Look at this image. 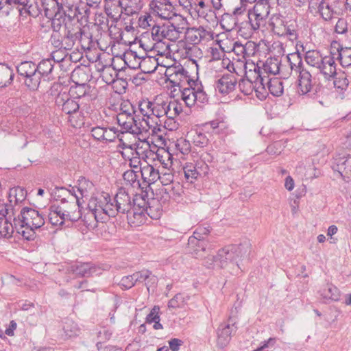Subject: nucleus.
<instances>
[{
  "mask_svg": "<svg viewBox=\"0 0 351 351\" xmlns=\"http://www.w3.org/2000/svg\"><path fill=\"white\" fill-rule=\"evenodd\" d=\"M45 223V215L28 207L23 208L18 217H14L16 232L28 241L34 238V230L41 228Z\"/></svg>",
  "mask_w": 351,
  "mask_h": 351,
  "instance_id": "f257e3e1",
  "label": "nucleus"
},
{
  "mask_svg": "<svg viewBox=\"0 0 351 351\" xmlns=\"http://www.w3.org/2000/svg\"><path fill=\"white\" fill-rule=\"evenodd\" d=\"M133 206L130 196L124 189H119L113 198L110 196L105 197L104 201L101 202L99 208L102 212L110 217H114L118 215H125Z\"/></svg>",
  "mask_w": 351,
  "mask_h": 351,
  "instance_id": "f03ea898",
  "label": "nucleus"
},
{
  "mask_svg": "<svg viewBox=\"0 0 351 351\" xmlns=\"http://www.w3.org/2000/svg\"><path fill=\"white\" fill-rule=\"evenodd\" d=\"M251 248L249 241H244L240 245H230L225 246L218 251L217 254V265L221 268L227 267L229 264L239 266V261L247 256Z\"/></svg>",
  "mask_w": 351,
  "mask_h": 351,
  "instance_id": "7ed1b4c3",
  "label": "nucleus"
},
{
  "mask_svg": "<svg viewBox=\"0 0 351 351\" xmlns=\"http://www.w3.org/2000/svg\"><path fill=\"white\" fill-rule=\"evenodd\" d=\"M291 71H294L298 75V92L300 95H308L313 97L317 92V88H314L312 84V75L304 67L302 60L298 54H292L291 58L287 57Z\"/></svg>",
  "mask_w": 351,
  "mask_h": 351,
  "instance_id": "20e7f679",
  "label": "nucleus"
},
{
  "mask_svg": "<svg viewBox=\"0 0 351 351\" xmlns=\"http://www.w3.org/2000/svg\"><path fill=\"white\" fill-rule=\"evenodd\" d=\"M136 199H133V206L125 214L128 223L130 226L138 227L144 224L147 219V216L154 219L160 217L162 213L160 209L156 213H153L151 207L145 208L139 204L136 205Z\"/></svg>",
  "mask_w": 351,
  "mask_h": 351,
  "instance_id": "39448f33",
  "label": "nucleus"
},
{
  "mask_svg": "<svg viewBox=\"0 0 351 351\" xmlns=\"http://www.w3.org/2000/svg\"><path fill=\"white\" fill-rule=\"evenodd\" d=\"M182 29L170 23H156L151 29V34L152 39L156 42L165 39L175 42L180 38Z\"/></svg>",
  "mask_w": 351,
  "mask_h": 351,
  "instance_id": "423d86ee",
  "label": "nucleus"
},
{
  "mask_svg": "<svg viewBox=\"0 0 351 351\" xmlns=\"http://www.w3.org/2000/svg\"><path fill=\"white\" fill-rule=\"evenodd\" d=\"M48 219L51 225L54 226H62L65 220L77 221L81 217L80 210L78 213L71 215L69 211L63 210L60 206L52 205L49 208Z\"/></svg>",
  "mask_w": 351,
  "mask_h": 351,
  "instance_id": "0eeeda50",
  "label": "nucleus"
},
{
  "mask_svg": "<svg viewBox=\"0 0 351 351\" xmlns=\"http://www.w3.org/2000/svg\"><path fill=\"white\" fill-rule=\"evenodd\" d=\"M211 246L206 239L189 237L186 248L187 253L195 258H202L208 252H211Z\"/></svg>",
  "mask_w": 351,
  "mask_h": 351,
  "instance_id": "6e6552de",
  "label": "nucleus"
},
{
  "mask_svg": "<svg viewBox=\"0 0 351 351\" xmlns=\"http://www.w3.org/2000/svg\"><path fill=\"white\" fill-rule=\"evenodd\" d=\"M150 7L153 12L162 19L170 20L177 16L173 6L168 0H154Z\"/></svg>",
  "mask_w": 351,
  "mask_h": 351,
  "instance_id": "1a4fd4ad",
  "label": "nucleus"
},
{
  "mask_svg": "<svg viewBox=\"0 0 351 351\" xmlns=\"http://www.w3.org/2000/svg\"><path fill=\"white\" fill-rule=\"evenodd\" d=\"M55 102L56 106L67 114L75 113L80 108L78 101L71 98L70 94L66 92L60 93L56 97Z\"/></svg>",
  "mask_w": 351,
  "mask_h": 351,
  "instance_id": "9d476101",
  "label": "nucleus"
},
{
  "mask_svg": "<svg viewBox=\"0 0 351 351\" xmlns=\"http://www.w3.org/2000/svg\"><path fill=\"white\" fill-rule=\"evenodd\" d=\"M183 170L187 182L193 183L199 176H206L208 173V166L202 161L195 164L186 163Z\"/></svg>",
  "mask_w": 351,
  "mask_h": 351,
  "instance_id": "9b49d317",
  "label": "nucleus"
},
{
  "mask_svg": "<svg viewBox=\"0 0 351 351\" xmlns=\"http://www.w3.org/2000/svg\"><path fill=\"white\" fill-rule=\"evenodd\" d=\"M331 51L335 52V59L343 68L351 67V47H343L337 41L331 43Z\"/></svg>",
  "mask_w": 351,
  "mask_h": 351,
  "instance_id": "f8f14e48",
  "label": "nucleus"
},
{
  "mask_svg": "<svg viewBox=\"0 0 351 351\" xmlns=\"http://www.w3.org/2000/svg\"><path fill=\"white\" fill-rule=\"evenodd\" d=\"M71 271L78 277L89 278L101 274V269L92 263H77L71 267Z\"/></svg>",
  "mask_w": 351,
  "mask_h": 351,
  "instance_id": "ddd939ff",
  "label": "nucleus"
},
{
  "mask_svg": "<svg viewBox=\"0 0 351 351\" xmlns=\"http://www.w3.org/2000/svg\"><path fill=\"white\" fill-rule=\"evenodd\" d=\"M335 55V52L330 50V55L324 56L320 66L317 68L326 81H330L338 71L336 69Z\"/></svg>",
  "mask_w": 351,
  "mask_h": 351,
  "instance_id": "4468645a",
  "label": "nucleus"
},
{
  "mask_svg": "<svg viewBox=\"0 0 351 351\" xmlns=\"http://www.w3.org/2000/svg\"><path fill=\"white\" fill-rule=\"evenodd\" d=\"M169 80L172 86H178L180 90L184 88L183 84L186 82L190 86H196V82L191 80L189 72L183 67L178 68L172 74L169 75Z\"/></svg>",
  "mask_w": 351,
  "mask_h": 351,
  "instance_id": "2eb2a0df",
  "label": "nucleus"
},
{
  "mask_svg": "<svg viewBox=\"0 0 351 351\" xmlns=\"http://www.w3.org/2000/svg\"><path fill=\"white\" fill-rule=\"evenodd\" d=\"M144 117L140 114L135 113L127 121H125L121 127L123 132H129L131 134H141L145 131V126L143 124Z\"/></svg>",
  "mask_w": 351,
  "mask_h": 351,
  "instance_id": "dca6fc26",
  "label": "nucleus"
},
{
  "mask_svg": "<svg viewBox=\"0 0 351 351\" xmlns=\"http://www.w3.org/2000/svg\"><path fill=\"white\" fill-rule=\"evenodd\" d=\"M237 83L236 77L232 73L223 74L215 83V89L222 95L233 91Z\"/></svg>",
  "mask_w": 351,
  "mask_h": 351,
  "instance_id": "f3484780",
  "label": "nucleus"
},
{
  "mask_svg": "<svg viewBox=\"0 0 351 351\" xmlns=\"http://www.w3.org/2000/svg\"><path fill=\"white\" fill-rule=\"evenodd\" d=\"M334 88L339 94V97L343 99L345 98L346 92L349 88L350 81L348 75L345 71L339 70L332 77Z\"/></svg>",
  "mask_w": 351,
  "mask_h": 351,
  "instance_id": "a211bd4d",
  "label": "nucleus"
},
{
  "mask_svg": "<svg viewBox=\"0 0 351 351\" xmlns=\"http://www.w3.org/2000/svg\"><path fill=\"white\" fill-rule=\"evenodd\" d=\"M45 16L48 19L62 16V6L60 0H39Z\"/></svg>",
  "mask_w": 351,
  "mask_h": 351,
  "instance_id": "6ab92c4d",
  "label": "nucleus"
},
{
  "mask_svg": "<svg viewBox=\"0 0 351 351\" xmlns=\"http://www.w3.org/2000/svg\"><path fill=\"white\" fill-rule=\"evenodd\" d=\"M83 19L86 22V19L84 15H77L75 17H66L64 16L62 23H64L62 31L80 34L83 26L80 21Z\"/></svg>",
  "mask_w": 351,
  "mask_h": 351,
  "instance_id": "aec40b11",
  "label": "nucleus"
},
{
  "mask_svg": "<svg viewBox=\"0 0 351 351\" xmlns=\"http://www.w3.org/2000/svg\"><path fill=\"white\" fill-rule=\"evenodd\" d=\"M57 63L53 59H45L37 64V71L44 80L51 81L56 79L53 75L54 66Z\"/></svg>",
  "mask_w": 351,
  "mask_h": 351,
  "instance_id": "412c9836",
  "label": "nucleus"
},
{
  "mask_svg": "<svg viewBox=\"0 0 351 351\" xmlns=\"http://www.w3.org/2000/svg\"><path fill=\"white\" fill-rule=\"evenodd\" d=\"M62 12L66 17H75L82 15L80 6L81 0H60Z\"/></svg>",
  "mask_w": 351,
  "mask_h": 351,
  "instance_id": "4be33fe9",
  "label": "nucleus"
},
{
  "mask_svg": "<svg viewBox=\"0 0 351 351\" xmlns=\"http://www.w3.org/2000/svg\"><path fill=\"white\" fill-rule=\"evenodd\" d=\"M118 4L121 8V14L128 16L137 14L143 6L141 0H119Z\"/></svg>",
  "mask_w": 351,
  "mask_h": 351,
  "instance_id": "5701e85b",
  "label": "nucleus"
},
{
  "mask_svg": "<svg viewBox=\"0 0 351 351\" xmlns=\"http://www.w3.org/2000/svg\"><path fill=\"white\" fill-rule=\"evenodd\" d=\"M135 113H136V110L132 104L129 101H123L121 104L120 112L117 116L118 124L121 126Z\"/></svg>",
  "mask_w": 351,
  "mask_h": 351,
  "instance_id": "b1692460",
  "label": "nucleus"
},
{
  "mask_svg": "<svg viewBox=\"0 0 351 351\" xmlns=\"http://www.w3.org/2000/svg\"><path fill=\"white\" fill-rule=\"evenodd\" d=\"M78 36V43L83 49L90 50L95 47L97 40L93 38V36L92 33L90 32L88 27L86 25L83 26V28H82V31Z\"/></svg>",
  "mask_w": 351,
  "mask_h": 351,
  "instance_id": "393cba45",
  "label": "nucleus"
},
{
  "mask_svg": "<svg viewBox=\"0 0 351 351\" xmlns=\"http://www.w3.org/2000/svg\"><path fill=\"white\" fill-rule=\"evenodd\" d=\"M318 12L321 17L326 21L332 20L336 17V14L333 12L332 7L329 0H316Z\"/></svg>",
  "mask_w": 351,
  "mask_h": 351,
  "instance_id": "a878e982",
  "label": "nucleus"
},
{
  "mask_svg": "<svg viewBox=\"0 0 351 351\" xmlns=\"http://www.w3.org/2000/svg\"><path fill=\"white\" fill-rule=\"evenodd\" d=\"M42 7L39 0H29L25 8L19 9L20 16L24 14L36 17L42 14Z\"/></svg>",
  "mask_w": 351,
  "mask_h": 351,
  "instance_id": "bb28decb",
  "label": "nucleus"
},
{
  "mask_svg": "<svg viewBox=\"0 0 351 351\" xmlns=\"http://www.w3.org/2000/svg\"><path fill=\"white\" fill-rule=\"evenodd\" d=\"M141 173L143 181L147 184L154 183L160 178V171L151 165H146L140 167Z\"/></svg>",
  "mask_w": 351,
  "mask_h": 351,
  "instance_id": "cd10ccee",
  "label": "nucleus"
},
{
  "mask_svg": "<svg viewBox=\"0 0 351 351\" xmlns=\"http://www.w3.org/2000/svg\"><path fill=\"white\" fill-rule=\"evenodd\" d=\"M332 169L337 171L341 177L343 176V173L348 174L351 172V157L348 155L335 158Z\"/></svg>",
  "mask_w": 351,
  "mask_h": 351,
  "instance_id": "c85d7f7f",
  "label": "nucleus"
},
{
  "mask_svg": "<svg viewBox=\"0 0 351 351\" xmlns=\"http://www.w3.org/2000/svg\"><path fill=\"white\" fill-rule=\"evenodd\" d=\"M14 223H11L7 217H0V238H11L13 236L16 228Z\"/></svg>",
  "mask_w": 351,
  "mask_h": 351,
  "instance_id": "c756f323",
  "label": "nucleus"
},
{
  "mask_svg": "<svg viewBox=\"0 0 351 351\" xmlns=\"http://www.w3.org/2000/svg\"><path fill=\"white\" fill-rule=\"evenodd\" d=\"M135 58L141 59L139 63V67L142 69L144 73H152L154 72L158 64L157 59L153 56L139 57L135 53Z\"/></svg>",
  "mask_w": 351,
  "mask_h": 351,
  "instance_id": "7c9ffc66",
  "label": "nucleus"
},
{
  "mask_svg": "<svg viewBox=\"0 0 351 351\" xmlns=\"http://www.w3.org/2000/svg\"><path fill=\"white\" fill-rule=\"evenodd\" d=\"M321 297L324 300L332 301H339L340 300V291L332 284H327L326 287L319 291Z\"/></svg>",
  "mask_w": 351,
  "mask_h": 351,
  "instance_id": "2f4dec72",
  "label": "nucleus"
},
{
  "mask_svg": "<svg viewBox=\"0 0 351 351\" xmlns=\"http://www.w3.org/2000/svg\"><path fill=\"white\" fill-rule=\"evenodd\" d=\"M182 110V104L179 103L178 101H167L166 117L168 119L169 121L171 122Z\"/></svg>",
  "mask_w": 351,
  "mask_h": 351,
  "instance_id": "473e14b6",
  "label": "nucleus"
},
{
  "mask_svg": "<svg viewBox=\"0 0 351 351\" xmlns=\"http://www.w3.org/2000/svg\"><path fill=\"white\" fill-rule=\"evenodd\" d=\"M180 91L181 100L184 102L186 106L188 108L194 106L196 99L194 93V86L190 85V86L182 88Z\"/></svg>",
  "mask_w": 351,
  "mask_h": 351,
  "instance_id": "72a5a7b5",
  "label": "nucleus"
},
{
  "mask_svg": "<svg viewBox=\"0 0 351 351\" xmlns=\"http://www.w3.org/2000/svg\"><path fill=\"white\" fill-rule=\"evenodd\" d=\"M14 78L12 70L8 65L0 63V87H6Z\"/></svg>",
  "mask_w": 351,
  "mask_h": 351,
  "instance_id": "f704fd0d",
  "label": "nucleus"
},
{
  "mask_svg": "<svg viewBox=\"0 0 351 351\" xmlns=\"http://www.w3.org/2000/svg\"><path fill=\"white\" fill-rule=\"evenodd\" d=\"M266 84L269 92L275 97H280L283 93V85L278 78L268 79L266 77Z\"/></svg>",
  "mask_w": 351,
  "mask_h": 351,
  "instance_id": "c9c22d12",
  "label": "nucleus"
},
{
  "mask_svg": "<svg viewBox=\"0 0 351 351\" xmlns=\"http://www.w3.org/2000/svg\"><path fill=\"white\" fill-rule=\"evenodd\" d=\"M266 85V77H262L258 75L254 84V90L256 93V96L260 100L265 99L268 94L265 88Z\"/></svg>",
  "mask_w": 351,
  "mask_h": 351,
  "instance_id": "e433bc0d",
  "label": "nucleus"
},
{
  "mask_svg": "<svg viewBox=\"0 0 351 351\" xmlns=\"http://www.w3.org/2000/svg\"><path fill=\"white\" fill-rule=\"evenodd\" d=\"M37 64L34 62L32 61H24L16 66V70L19 75L25 77L37 71Z\"/></svg>",
  "mask_w": 351,
  "mask_h": 351,
  "instance_id": "4c0bfd02",
  "label": "nucleus"
},
{
  "mask_svg": "<svg viewBox=\"0 0 351 351\" xmlns=\"http://www.w3.org/2000/svg\"><path fill=\"white\" fill-rule=\"evenodd\" d=\"M108 23V18L105 14L101 13L95 15L94 27L97 28V30L100 33V34L106 31H109L111 34L112 25L109 27Z\"/></svg>",
  "mask_w": 351,
  "mask_h": 351,
  "instance_id": "58836bf2",
  "label": "nucleus"
},
{
  "mask_svg": "<svg viewBox=\"0 0 351 351\" xmlns=\"http://www.w3.org/2000/svg\"><path fill=\"white\" fill-rule=\"evenodd\" d=\"M123 178L126 185H130L133 188L141 189V184L138 180V175L137 171L133 169H129L123 174Z\"/></svg>",
  "mask_w": 351,
  "mask_h": 351,
  "instance_id": "ea45409f",
  "label": "nucleus"
},
{
  "mask_svg": "<svg viewBox=\"0 0 351 351\" xmlns=\"http://www.w3.org/2000/svg\"><path fill=\"white\" fill-rule=\"evenodd\" d=\"M324 58V56H322L319 51L316 50L308 51L305 54V60L306 63L315 68L320 66V63Z\"/></svg>",
  "mask_w": 351,
  "mask_h": 351,
  "instance_id": "a19ab883",
  "label": "nucleus"
},
{
  "mask_svg": "<svg viewBox=\"0 0 351 351\" xmlns=\"http://www.w3.org/2000/svg\"><path fill=\"white\" fill-rule=\"evenodd\" d=\"M189 137L194 145L199 147L206 146L208 142V139L206 134L197 130L192 131Z\"/></svg>",
  "mask_w": 351,
  "mask_h": 351,
  "instance_id": "79ce46f5",
  "label": "nucleus"
},
{
  "mask_svg": "<svg viewBox=\"0 0 351 351\" xmlns=\"http://www.w3.org/2000/svg\"><path fill=\"white\" fill-rule=\"evenodd\" d=\"M41 78L42 76L40 74L38 71H36L34 73L25 77L24 83L30 90L34 91L38 88Z\"/></svg>",
  "mask_w": 351,
  "mask_h": 351,
  "instance_id": "37998d69",
  "label": "nucleus"
},
{
  "mask_svg": "<svg viewBox=\"0 0 351 351\" xmlns=\"http://www.w3.org/2000/svg\"><path fill=\"white\" fill-rule=\"evenodd\" d=\"M160 308L155 306L150 311V313L146 317L145 324H154V329H162V326L160 323L159 317Z\"/></svg>",
  "mask_w": 351,
  "mask_h": 351,
  "instance_id": "c03bdc74",
  "label": "nucleus"
},
{
  "mask_svg": "<svg viewBox=\"0 0 351 351\" xmlns=\"http://www.w3.org/2000/svg\"><path fill=\"white\" fill-rule=\"evenodd\" d=\"M56 190L58 192H63L67 193V197L60 198V201L62 204L64 203H70L74 204V206L76 205L80 208L81 206L80 202V197L78 195H72V194L69 193V191L64 187H57Z\"/></svg>",
  "mask_w": 351,
  "mask_h": 351,
  "instance_id": "a18cd8bd",
  "label": "nucleus"
},
{
  "mask_svg": "<svg viewBox=\"0 0 351 351\" xmlns=\"http://www.w3.org/2000/svg\"><path fill=\"white\" fill-rule=\"evenodd\" d=\"M281 62L278 58H269L264 64L265 72L276 75L280 73Z\"/></svg>",
  "mask_w": 351,
  "mask_h": 351,
  "instance_id": "49530a36",
  "label": "nucleus"
},
{
  "mask_svg": "<svg viewBox=\"0 0 351 351\" xmlns=\"http://www.w3.org/2000/svg\"><path fill=\"white\" fill-rule=\"evenodd\" d=\"M202 36L198 29L190 28L187 29L185 32L186 40L193 45L198 44L201 42Z\"/></svg>",
  "mask_w": 351,
  "mask_h": 351,
  "instance_id": "de8ad7c7",
  "label": "nucleus"
},
{
  "mask_svg": "<svg viewBox=\"0 0 351 351\" xmlns=\"http://www.w3.org/2000/svg\"><path fill=\"white\" fill-rule=\"evenodd\" d=\"M255 4L250 11L258 14L262 17L267 18L270 12L269 3L254 2Z\"/></svg>",
  "mask_w": 351,
  "mask_h": 351,
  "instance_id": "09e8293b",
  "label": "nucleus"
},
{
  "mask_svg": "<svg viewBox=\"0 0 351 351\" xmlns=\"http://www.w3.org/2000/svg\"><path fill=\"white\" fill-rule=\"evenodd\" d=\"M231 339L229 330H217V346L219 348H223L228 346Z\"/></svg>",
  "mask_w": 351,
  "mask_h": 351,
  "instance_id": "8fccbe9b",
  "label": "nucleus"
},
{
  "mask_svg": "<svg viewBox=\"0 0 351 351\" xmlns=\"http://www.w3.org/2000/svg\"><path fill=\"white\" fill-rule=\"evenodd\" d=\"M50 40L51 44L55 48L65 49L63 31L62 32H58V31L53 32Z\"/></svg>",
  "mask_w": 351,
  "mask_h": 351,
  "instance_id": "3c124183",
  "label": "nucleus"
},
{
  "mask_svg": "<svg viewBox=\"0 0 351 351\" xmlns=\"http://www.w3.org/2000/svg\"><path fill=\"white\" fill-rule=\"evenodd\" d=\"M26 195V191L19 186L11 189L9 193V197H13L16 203L22 202L25 199Z\"/></svg>",
  "mask_w": 351,
  "mask_h": 351,
  "instance_id": "603ef678",
  "label": "nucleus"
},
{
  "mask_svg": "<svg viewBox=\"0 0 351 351\" xmlns=\"http://www.w3.org/2000/svg\"><path fill=\"white\" fill-rule=\"evenodd\" d=\"M166 104L167 101H164L161 103H152V116L157 119L166 116Z\"/></svg>",
  "mask_w": 351,
  "mask_h": 351,
  "instance_id": "864d4df0",
  "label": "nucleus"
},
{
  "mask_svg": "<svg viewBox=\"0 0 351 351\" xmlns=\"http://www.w3.org/2000/svg\"><path fill=\"white\" fill-rule=\"evenodd\" d=\"M12 0H0V15L8 16L16 7L14 5Z\"/></svg>",
  "mask_w": 351,
  "mask_h": 351,
  "instance_id": "5fc2aeb1",
  "label": "nucleus"
},
{
  "mask_svg": "<svg viewBox=\"0 0 351 351\" xmlns=\"http://www.w3.org/2000/svg\"><path fill=\"white\" fill-rule=\"evenodd\" d=\"M79 34L64 32V46L66 50H71L78 43Z\"/></svg>",
  "mask_w": 351,
  "mask_h": 351,
  "instance_id": "6e6d98bb",
  "label": "nucleus"
},
{
  "mask_svg": "<svg viewBox=\"0 0 351 351\" xmlns=\"http://www.w3.org/2000/svg\"><path fill=\"white\" fill-rule=\"evenodd\" d=\"M194 93L195 99V104H204L208 103V97L206 93L203 90L202 86L194 87Z\"/></svg>",
  "mask_w": 351,
  "mask_h": 351,
  "instance_id": "4d7b16f0",
  "label": "nucleus"
},
{
  "mask_svg": "<svg viewBox=\"0 0 351 351\" xmlns=\"http://www.w3.org/2000/svg\"><path fill=\"white\" fill-rule=\"evenodd\" d=\"M239 88L245 95H250L254 91V84L249 80H241L239 82Z\"/></svg>",
  "mask_w": 351,
  "mask_h": 351,
  "instance_id": "13d9d810",
  "label": "nucleus"
},
{
  "mask_svg": "<svg viewBox=\"0 0 351 351\" xmlns=\"http://www.w3.org/2000/svg\"><path fill=\"white\" fill-rule=\"evenodd\" d=\"M139 113L143 117H149L152 116V102L143 101L138 105Z\"/></svg>",
  "mask_w": 351,
  "mask_h": 351,
  "instance_id": "bf43d9fd",
  "label": "nucleus"
},
{
  "mask_svg": "<svg viewBox=\"0 0 351 351\" xmlns=\"http://www.w3.org/2000/svg\"><path fill=\"white\" fill-rule=\"evenodd\" d=\"M184 298L180 293L176 294L168 302V307L169 308H180L184 305Z\"/></svg>",
  "mask_w": 351,
  "mask_h": 351,
  "instance_id": "052dcab7",
  "label": "nucleus"
},
{
  "mask_svg": "<svg viewBox=\"0 0 351 351\" xmlns=\"http://www.w3.org/2000/svg\"><path fill=\"white\" fill-rule=\"evenodd\" d=\"M156 23L150 14L141 16L138 19V25L140 27L146 28L147 27H153Z\"/></svg>",
  "mask_w": 351,
  "mask_h": 351,
  "instance_id": "680f3d73",
  "label": "nucleus"
},
{
  "mask_svg": "<svg viewBox=\"0 0 351 351\" xmlns=\"http://www.w3.org/2000/svg\"><path fill=\"white\" fill-rule=\"evenodd\" d=\"M117 130L115 128H105L104 133V136L103 137L102 142H112L114 141L117 136Z\"/></svg>",
  "mask_w": 351,
  "mask_h": 351,
  "instance_id": "e2e57ef3",
  "label": "nucleus"
},
{
  "mask_svg": "<svg viewBox=\"0 0 351 351\" xmlns=\"http://www.w3.org/2000/svg\"><path fill=\"white\" fill-rule=\"evenodd\" d=\"M156 158L160 161L161 165L165 169H167L169 171V167H171L172 164L171 161V156L169 152H165V156L160 155L159 154H156Z\"/></svg>",
  "mask_w": 351,
  "mask_h": 351,
  "instance_id": "0e129e2a",
  "label": "nucleus"
},
{
  "mask_svg": "<svg viewBox=\"0 0 351 351\" xmlns=\"http://www.w3.org/2000/svg\"><path fill=\"white\" fill-rule=\"evenodd\" d=\"M330 4L337 16L343 14L345 11L344 0H334L330 1Z\"/></svg>",
  "mask_w": 351,
  "mask_h": 351,
  "instance_id": "69168bd1",
  "label": "nucleus"
},
{
  "mask_svg": "<svg viewBox=\"0 0 351 351\" xmlns=\"http://www.w3.org/2000/svg\"><path fill=\"white\" fill-rule=\"evenodd\" d=\"M136 284L134 278H133V274L123 276L120 281V286L122 289H129L134 287Z\"/></svg>",
  "mask_w": 351,
  "mask_h": 351,
  "instance_id": "338daca9",
  "label": "nucleus"
},
{
  "mask_svg": "<svg viewBox=\"0 0 351 351\" xmlns=\"http://www.w3.org/2000/svg\"><path fill=\"white\" fill-rule=\"evenodd\" d=\"M276 343L275 338H269L267 341H262L261 346L253 351H268L267 349L274 348Z\"/></svg>",
  "mask_w": 351,
  "mask_h": 351,
  "instance_id": "774afa93",
  "label": "nucleus"
}]
</instances>
